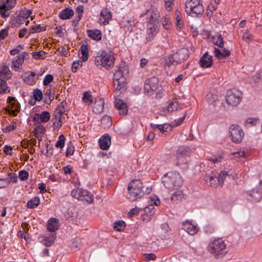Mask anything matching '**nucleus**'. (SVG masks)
Returning <instances> with one entry per match:
<instances>
[{"label":"nucleus","instance_id":"59","mask_svg":"<svg viewBox=\"0 0 262 262\" xmlns=\"http://www.w3.org/2000/svg\"><path fill=\"white\" fill-rule=\"evenodd\" d=\"M16 127V123L12 122L11 124L7 125L4 128L3 130L5 133L10 132L11 131H12V130H14V129H15Z\"/></svg>","mask_w":262,"mask_h":262},{"label":"nucleus","instance_id":"26","mask_svg":"<svg viewBox=\"0 0 262 262\" xmlns=\"http://www.w3.org/2000/svg\"><path fill=\"white\" fill-rule=\"evenodd\" d=\"M112 16L111 12L107 9H103L100 13V20L104 25H107Z\"/></svg>","mask_w":262,"mask_h":262},{"label":"nucleus","instance_id":"32","mask_svg":"<svg viewBox=\"0 0 262 262\" xmlns=\"http://www.w3.org/2000/svg\"><path fill=\"white\" fill-rule=\"evenodd\" d=\"M74 15L73 10L66 8L62 10L59 13V16L62 19H68L71 18Z\"/></svg>","mask_w":262,"mask_h":262},{"label":"nucleus","instance_id":"63","mask_svg":"<svg viewBox=\"0 0 262 262\" xmlns=\"http://www.w3.org/2000/svg\"><path fill=\"white\" fill-rule=\"evenodd\" d=\"M84 8L82 5L78 6L76 9V13L78 14V20L81 19L83 13Z\"/></svg>","mask_w":262,"mask_h":262},{"label":"nucleus","instance_id":"51","mask_svg":"<svg viewBox=\"0 0 262 262\" xmlns=\"http://www.w3.org/2000/svg\"><path fill=\"white\" fill-rule=\"evenodd\" d=\"M66 138L63 135L61 134L58 137V140L55 144L57 148H62L64 146Z\"/></svg>","mask_w":262,"mask_h":262},{"label":"nucleus","instance_id":"6","mask_svg":"<svg viewBox=\"0 0 262 262\" xmlns=\"http://www.w3.org/2000/svg\"><path fill=\"white\" fill-rule=\"evenodd\" d=\"M190 153V149L187 147H181L177 152L176 164L182 166L187 164Z\"/></svg>","mask_w":262,"mask_h":262},{"label":"nucleus","instance_id":"29","mask_svg":"<svg viewBox=\"0 0 262 262\" xmlns=\"http://www.w3.org/2000/svg\"><path fill=\"white\" fill-rule=\"evenodd\" d=\"M214 53L215 56L219 59H222L229 57L230 54V51L228 50L225 49H219L215 48L214 49Z\"/></svg>","mask_w":262,"mask_h":262},{"label":"nucleus","instance_id":"11","mask_svg":"<svg viewBox=\"0 0 262 262\" xmlns=\"http://www.w3.org/2000/svg\"><path fill=\"white\" fill-rule=\"evenodd\" d=\"M31 12L29 10H26L21 11L19 14L16 16L14 21H15L13 24L15 27L19 26V25L25 24L26 25H28L29 23V18Z\"/></svg>","mask_w":262,"mask_h":262},{"label":"nucleus","instance_id":"43","mask_svg":"<svg viewBox=\"0 0 262 262\" xmlns=\"http://www.w3.org/2000/svg\"><path fill=\"white\" fill-rule=\"evenodd\" d=\"M56 237L55 233H51L49 236H44L43 239L46 242L45 245L46 246H50L52 245L54 242Z\"/></svg>","mask_w":262,"mask_h":262},{"label":"nucleus","instance_id":"48","mask_svg":"<svg viewBox=\"0 0 262 262\" xmlns=\"http://www.w3.org/2000/svg\"><path fill=\"white\" fill-rule=\"evenodd\" d=\"M258 121V119L257 118H249L245 120L244 125L248 127L255 126Z\"/></svg>","mask_w":262,"mask_h":262},{"label":"nucleus","instance_id":"13","mask_svg":"<svg viewBox=\"0 0 262 262\" xmlns=\"http://www.w3.org/2000/svg\"><path fill=\"white\" fill-rule=\"evenodd\" d=\"M66 101H62L57 106L54 112V116L57 120V125L59 127L62 126V116L66 112Z\"/></svg>","mask_w":262,"mask_h":262},{"label":"nucleus","instance_id":"22","mask_svg":"<svg viewBox=\"0 0 262 262\" xmlns=\"http://www.w3.org/2000/svg\"><path fill=\"white\" fill-rule=\"evenodd\" d=\"M100 148L102 150H107L111 144V137L108 134L102 136L99 140Z\"/></svg>","mask_w":262,"mask_h":262},{"label":"nucleus","instance_id":"15","mask_svg":"<svg viewBox=\"0 0 262 262\" xmlns=\"http://www.w3.org/2000/svg\"><path fill=\"white\" fill-rule=\"evenodd\" d=\"M128 69L127 67L123 66H119L117 70L115 71L114 76L113 80H120L122 78L126 79V77L128 75Z\"/></svg>","mask_w":262,"mask_h":262},{"label":"nucleus","instance_id":"23","mask_svg":"<svg viewBox=\"0 0 262 262\" xmlns=\"http://www.w3.org/2000/svg\"><path fill=\"white\" fill-rule=\"evenodd\" d=\"M199 64L200 67L202 68L210 67L212 64V57L206 52L201 58Z\"/></svg>","mask_w":262,"mask_h":262},{"label":"nucleus","instance_id":"44","mask_svg":"<svg viewBox=\"0 0 262 262\" xmlns=\"http://www.w3.org/2000/svg\"><path fill=\"white\" fill-rule=\"evenodd\" d=\"M45 30V28L41 27L40 25H34L31 27V30L26 36V38H28L31 33L41 32Z\"/></svg>","mask_w":262,"mask_h":262},{"label":"nucleus","instance_id":"17","mask_svg":"<svg viewBox=\"0 0 262 262\" xmlns=\"http://www.w3.org/2000/svg\"><path fill=\"white\" fill-rule=\"evenodd\" d=\"M7 102L9 103V106L10 107V113L16 116L17 113L20 110V105L15 97L9 96L7 99Z\"/></svg>","mask_w":262,"mask_h":262},{"label":"nucleus","instance_id":"35","mask_svg":"<svg viewBox=\"0 0 262 262\" xmlns=\"http://www.w3.org/2000/svg\"><path fill=\"white\" fill-rule=\"evenodd\" d=\"M217 5L218 3L216 0L210 1L206 9V14L208 16L210 17L212 15V12L216 10Z\"/></svg>","mask_w":262,"mask_h":262},{"label":"nucleus","instance_id":"39","mask_svg":"<svg viewBox=\"0 0 262 262\" xmlns=\"http://www.w3.org/2000/svg\"><path fill=\"white\" fill-rule=\"evenodd\" d=\"M82 99L83 102L88 105H91L93 102V97L91 93L88 92L83 93Z\"/></svg>","mask_w":262,"mask_h":262},{"label":"nucleus","instance_id":"52","mask_svg":"<svg viewBox=\"0 0 262 262\" xmlns=\"http://www.w3.org/2000/svg\"><path fill=\"white\" fill-rule=\"evenodd\" d=\"M213 41L215 45L222 48L224 46V41L221 35H217L213 37Z\"/></svg>","mask_w":262,"mask_h":262},{"label":"nucleus","instance_id":"8","mask_svg":"<svg viewBox=\"0 0 262 262\" xmlns=\"http://www.w3.org/2000/svg\"><path fill=\"white\" fill-rule=\"evenodd\" d=\"M16 0H2L0 2V15L3 18L10 16L9 11L15 6Z\"/></svg>","mask_w":262,"mask_h":262},{"label":"nucleus","instance_id":"1","mask_svg":"<svg viewBox=\"0 0 262 262\" xmlns=\"http://www.w3.org/2000/svg\"><path fill=\"white\" fill-rule=\"evenodd\" d=\"M143 188L142 182L140 180L132 181L128 185L126 198L130 201H135L141 198L145 193H150L152 190L151 187H147L145 190H144Z\"/></svg>","mask_w":262,"mask_h":262},{"label":"nucleus","instance_id":"3","mask_svg":"<svg viewBox=\"0 0 262 262\" xmlns=\"http://www.w3.org/2000/svg\"><path fill=\"white\" fill-rule=\"evenodd\" d=\"M162 182L167 189L171 190H177L183 185L181 176L176 171L167 172L163 178Z\"/></svg>","mask_w":262,"mask_h":262},{"label":"nucleus","instance_id":"57","mask_svg":"<svg viewBox=\"0 0 262 262\" xmlns=\"http://www.w3.org/2000/svg\"><path fill=\"white\" fill-rule=\"evenodd\" d=\"M46 52L43 51H39V52H34L33 54V57L35 59H43Z\"/></svg>","mask_w":262,"mask_h":262},{"label":"nucleus","instance_id":"12","mask_svg":"<svg viewBox=\"0 0 262 262\" xmlns=\"http://www.w3.org/2000/svg\"><path fill=\"white\" fill-rule=\"evenodd\" d=\"M146 15L148 16L149 23H156L158 24V20L160 17V15L158 10L156 8L151 7L150 9L146 10L145 12H143L141 15V16L143 17Z\"/></svg>","mask_w":262,"mask_h":262},{"label":"nucleus","instance_id":"56","mask_svg":"<svg viewBox=\"0 0 262 262\" xmlns=\"http://www.w3.org/2000/svg\"><path fill=\"white\" fill-rule=\"evenodd\" d=\"M253 37V35L249 33L248 29L246 30L243 33V39L247 42L250 41Z\"/></svg>","mask_w":262,"mask_h":262},{"label":"nucleus","instance_id":"45","mask_svg":"<svg viewBox=\"0 0 262 262\" xmlns=\"http://www.w3.org/2000/svg\"><path fill=\"white\" fill-rule=\"evenodd\" d=\"M261 192V190L258 188L257 189H253L251 191H250V195L253 201L256 202L260 201L262 198L257 199V197L259 196V193Z\"/></svg>","mask_w":262,"mask_h":262},{"label":"nucleus","instance_id":"7","mask_svg":"<svg viewBox=\"0 0 262 262\" xmlns=\"http://www.w3.org/2000/svg\"><path fill=\"white\" fill-rule=\"evenodd\" d=\"M71 194L78 200H85L89 203H92L94 201L93 195L88 190L82 188L73 190Z\"/></svg>","mask_w":262,"mask_h":262},{"label":"nucleus","instance_id":"18","mask_svg":"<svg viewBox=\"0 0 262 262\" xmlns=\"http://www.w3.org/2000/svg\"><path fill=\"white\" fill-rule=\"evenodd\" d=\"M158 85V79L155 77H153L147 79L145 81L144 89L147 92H149L150 91L154 92L157 90Z\"/></svg>","mask_w":262,"mask_h":262},{"label":"nucleus","instance_id":"41","mask_svg":"<svg viewBox=\"0 0 262 262\" xmlns=\"http://www.w3.org/2000/svg\"><path fill=\"white\" fill-rule=\"evenodd\" d=\"M155 211H150L148 208H144V214L142 215L143 220L144 221H149L154 216Z\"/></svg>","mask_w":262,"mask_h":262},{"label":"nucleus","instance_id":"37","mask_svg":"<svg viewBox=\"0 0 262 262\" xmlns=\"http://www.w3.org/2000/svg\"><path fill=\"white\" fill-rule=\"evenodd\" d=\"M40 204V198L39 196H35L27 202V207L29 208L33 209L37 207Z\"/></svg>","mask_w":262,"mask_h":262},{"label":"nucleus","instance_id":"33","mask_svg":"<svg viewBox=\"0 0 262 262\" xmlns=\"http://www.w3.org/2000/svg\"><path fill=\"white\" fill-rule=\"evenodd\" d=\"M113 84L116 91L124 90L126 84V79L122 78L120 80H113Z\"/></svg>","mask_w":262,"mask_h":262},{"label":"nucleus","instance_id":"4","mask_svg":"<svg viewBox=\"0 0 262 262\" xmlns=\"http://www.w3.org/2000/svg\"><path fill=\"white\" fill-rule=\"evenodd\" d=\"M186 12L189 15L197 16L202 14L204 8L199 0H187L185 2Z\"/></svg>","mask_w":262,"mask_h":262},{"label":"nucleus","instance_id":"36","mask_svg":"<svg viewBox=\"0 0 262 262\" xmlns=\"http://www.w3.org/2000/svg\"><path fill=\"white\" fill-rule=\"evenodd\" d=\"M182 109V105L177 101L170 102L167 106V111L172 113L174 111H179Z\"/></svg>","mask_w":262,"mask_h":262},{"label":"nucleus","instance_id":"14","mask_svg":"<svg viewBox=\"0 0 262 262\" xmlns=\"http://www.w3.org/2000/svg\"><path fill=\"white\" fill-rule=\"evenodd\" d=\"M158 24L148 23L147 25L146 40L151 41L155 37L158 31Z\"/></svg>","mask_w":262,"mask_h":262},{"label":"nucleus","instance_id":"20","mask_svg":"<svg viewBox=\"0 0 262 262\" xmlns=\"http://www.w3.org/2000/svg\"><path fill=\"white\" fill-rule=\"evenodd\" d=\"M176 60V64H180L188 58V51L185 49L179 50L173 54Z\"/></svg>","mask_w":262,"mask_h":262},{"label":"nucleus","instance_id":"54","mask_svg":"<svg viewBox=\"0 0 262 262\" xmlns=\"http://www.w3.org/2000/svg\"><path fill=\"white\" fill-rule=\"evenodd\" d=\"M33 97L36 101H39L42 99V93L39 89H35L33 92Z\"/></svg>","mask_w":262,"mask_h":262},{"label":"nucleus","instance_id":"49","mask_svg":"<svg viewBox=\"0 0 262 262\" xmlns=\"http://www.w3.org/2000/svg\"><path fill=\"white\" fill-rule=\"evenodd\" d=\"M228 176V172L226 171H222L217 177V182H219V186H222L225 179Z\"/></svg>","mask_w":262,"mask_h":262},{"label":"nucleus","instance_id":"60","mask_svg":"<svg viewBox=\"0 0 262 262\" xmlns=\"http://www.w3.org/2000/svg\"><path fill=\"white\" fill-rule=\"evenodd\" d=\"M29 173L25 170H20L19 172V178L22 181H25L28 179Z\"/></svg>","mask_w":262,"mask_h":262},{"label":"nucleus","instance_id":"10","mask_svg":"<svg viewBox=\"0 0 262 262\" xmlns=\"http://www.w3.org/2000/svg\"><path fill=\"white\" fill-rule=\"evenodd\" d=\"M226 99L229 104L236 106L242 100V94L236 90L228 92Z\"/></svg>","mask_w":262,"mask_h":262},{"label":"nucleus","instance_id":"46","mask_svg":"<svg viewBox=\"0 0 262 262\" xmlns=\"http://www.w3.org/2000/svg\"><path fill=\"white\" fill-rule=\"evenodd\" d=\"M164 65L168 67L171 65H176V60L173 54L165 58Z\"/></svg>","mask_w":262,"mask_h":262},{"label":"nucleus","instance_id":"31","mask_svg":"<svg viewBox=\"0 0 262 262\" xmlns=\"http://www.w3.org/2000/svg\"><path fill=\"white\" fill-rule=\"evenodd\" d=\"M185 199V194L181 190L176 191L171 196V200L174 203H178Z\"/></svg>","mask_w":262,"mask_h":262},{"label":"nucleus","instance_id":"24","mask_svg":"<svg viewBox=\"0 0 262 262\" xmlns=\"http://www.w3.org/2000/svg\"><path fill=\"white\" fill-rule=\"evenodd\" d=\"M115 108L118 110L120 115H126L128 112L127 106L122 100H118L115 102Z\"/></svg>","mask_w":262,"mask_h":262},{"label":"nucleus","instance_id":"19","mask_svg":"<svg viewBox=\"0 0 262 262\" xmlns=\"http://www.w3.org/2000/svg\"><path fill=\"white\" fill-rule=\"evenodd\" d=\"M182 229L190 235H194L198 231V227L190 222H185L182 224Z\"/></svg>","mask_w":262,"mask_h":262},{"label":"nucleus","instance_id":"34","mask_svg":"<svg viewBox=\"0 0 262 262\" xmlns=\"http://www.w3.org/2000/svg\"><path fill=\"white\" fill-rule=\"evenodd\" d=\"M81 54V59L82 61L85 62L88 60L89 55V48L86 45H82L79 49Z\"/></svg>","mask_w":262,"mask_h":262},{"label":"nucleus","instance_id":"5","mask_svg":"<svg viewBox=\"0 0 262 262\" xmlns=\"http://www.w3.org/2000/svg\"><path fill=\"white\" fill-rule=\"evenodd\" d=\"M230 133L229 138L235 143H241L244 137V133L243 129L238 125L232 124L229 128Z\"/></svg>","mask_w":262,"mask_h":262},{"label":"nucleus","instance_id":"38","mask_svg":"<svg viewBox=\"0 0 262 262\" xmlns=\"http://www.w3.org/2000/svg\"><path fill=\"white\" fill-rule=\"evenodd\" d=\"M151 127L154 128L158 129L161 133H164L168 131V130L171 129V126L167 124H151Z\"/></svg>","mask_w":262,"mask_h":262},{"label":"nucleus","instance_id":"61","mask_svg":"<svg viewBox=\"0 0 262 262\" xmlns=\"http://www.w3.org/2000/svg\"><path fill=\"white\" fill-rule=\"evenodd\" d=\"M24 45H18L15 48L10 51V54L11 55H15L18 54L19 52L23 49Z\"/></svg>","mask_w":262,"mask_h":262},{"label":"nucleus","instance_id":"50","mask_svg":"<svg viewBox=\"0 0 262 262\" xmlns=\"http://www.w3.org/2000/svg\"><path fill=\"white\" fill-rule=\"evenodd\" d=\"M10 92V89L7 86V82L4 80H0V93H8Z\"/></svg>","mask_w":262,"mask_h":262},{"label":"nucleus","instance_id":"53","mask_svg":"<svg viewBox=\"0 0 262 262\" xmlns=\"http://www.w3.org/2000/svg\"><path fill=\"white\" fill-rule=\"evenodd\" d=\"M164 2V6L165 9L168 11H171L173 9L174 6V0H163Z\"/></svg>","mask_w":262,"mask_h":262},{"label":"nucleus","instance_id":"42","mask_svg":"<svg viewBox=\"0 0 262 262\" xmlns=\"http://www.w3.org/2000/svg\"><path fill=\"white\" fill-rule=\"evenodd\" d=\"M224 159L222 156H212L210 157L208 160L214 164L215 166H220Z\"/></svg>","mask_w":262,"mask_h":262},{"label":"nucleus","instance_id":"16","mask_svg":"<svg viewBox=\"0 0 262 262\" xmlns=\"http://www.w3.org/2000/svg\"><path fill=\"white\" fill-rule=\"evenodd\" d=\"M28 56V52H23L12 60V67L14 69L15 71H17L18 70V69L24 63L25 58Z\"/></svg>","mask_w":262,"mask_h":262},{"label":"nucleus","instance_id":"62","mask_svg":"<svg viewBox=\"0 0 262 262\" xmlns=\"http://www.w3.org/2000/svg\"><path fill=\"white\" fill-rule=\"evenodd\" d=\"M53 80V76L51 74L46 75L43 79V84L44 85H48Z\"/></svg>","mask_w":262,"mask_h":262},{"label":"nucleus","instance_id":"58","mask_svg":"<svg viewBox=\"0 0 262 262\" xmlns=\"http://www.w3.org/2000/svg\"><path fill=\"white\" fill-rule=\"evenodd\" d=\"M163 26L167 30L169 29L171 26L170 18L167 16H165L163 20Z\"/></svg>","mask_w":262,"mask_h":262},{"label":"nucleus","instance_id":"47","mask_svg":"<svg viewBox=\"0 0 262 262\" xmlns=\"http://www.w3.org/2000/svg\"><path fill=\"white\" fill-rule=\"evenodd\" d=\"M125 223L123 221H116L114 223L113 228L116 231H121L124 230Z\"/></svg>","mask_w":262,"mask_h":262},{"label":"nucleus","instance_id":"21","mask_svg":"<svg viewBox=\"0 0 262 262\" xmlns=\"http://www.w3.org/2000/svg\"><path fill=\"white\" fill-rule=\"evenodd\" d=\"M36 74L34 72H28L23 76L24 82L30 85H33L36 82L38 78H36Z\"/></svg>","mask_w":262,"mask_h":262},{"label":"nucleus","instance_id":"25","mask_svg":"<svg viewBox=\"0 0 262 262\" xmlns=\"http://www.w3.org/2000/svg\"><path fill=\"white\" fill-rule=\"evenodd\" d=\"M47 229L51 232H53L57 230L59 226V222L58 219L55 217H52L50 219L47 223Z\"/></svg>","mask_w":262,"mask_h":262},{"label":"nucleus","instance_id":"55","mask_svg":"<svg viewBox=\"0 0 262 262\" xmlns=\"http://www.w3.org/2000/svg\"><path fill=\"white\" fill-rule=\"evenodd\" d=\"M204 231L207 234H211L215 232L214 227L211 224H207L204 227Z\"/></svg>","mask_w":262,"mask_h":262},{"label":"nucleus","instance_id":"64","mask_svg":"<svg viewBox=\"0 0 262 262\" xmlns=\"http://www.w3.org/2000/svg\"><path fill=\"white\" fill-rule=\"evenodd\" d=\"M13 148L11 146L6 145L4 147V152L7 155H12Z\"/></svg>","mask_w":262,"mask_h":262},{"label":"nucleus","instance_id":"9","mask_svg":"<svg viewBox=\"0 0 262 262\" xmlns=\"http://www.w3.org/2000/svg\"><path fill=\"white\" fill-rule=\"evenodd\" d=\"M226 247L225 241L221 238H217L209 243L208 250L211 253L217 254L224 250Z\"/></svg>","mask_w":262,"mask_h":262},{"label":"nucleus","instance_id":"30","mask_svg":"<svg viewBox=\"0 0 262 262\" xmlns=\"http://www.w3.org/2000/svg\"><path fill=\"white\" fill-rule=\"evenodd\" d=\"M87 34L90 38L97 41L101 40L102 38L101 32L98 29L88 30Z\"/></svg>","mask_w":262,"mask_h":262},{"label":"nucleus","instance_id":"28","mask_svg":"<svg viewBox=\"0 0 262 262\" xmlns=\"http://www.w3.org/2000/svg\"><path fill=\"white\" fill-rule=\"evenodd\" d=\"M204 180L207 184L213 187H216L219 185L216 176L213 174L206 173L204 176Z\"/></svg>","mask_w":262,"mask_h":262},{"label":"nucleus","instance_id":"40","mask_svg":"<svg viewBox=\"0 0 262 262\" xmlns=\"http://www.w3.org/2000/svg\"><path fill=\"white\" fill-rule=\"evenodd\" d=\"M50 118V114L48 112L44 111L40 114H37V119L40 122H47Z\"/></svg>","mask_w":262,"mask_h":262},{"label":"nucleus","instance_id":"27","mask_svg":"<svg viewBox=\"0 0 262 262\" xmlns=\"http://www.w3.org/2000/svg\"><path fill=\"white\" fill-rule=\"evenodd\" d=\"M104 100L102 98L96 99L93 107V111L96 114H100L103 111Z\"/></svg>","mask_w":262,"mask_h":262},{"label":"nucleus","instance_id":"2","mask_svg":"<svg viewBox=\"0 0 262 262\" xmlns=\"http://www.w3.org/2000/svg\"><path fill=\"white\" fill-rule=\"evenodd\" d=\"M115 60V58L111 52L101 51L97 54L94 62L98 68H104L108 70L114 67Z\"/></svg>","mask_w":262,"mask_h":262}]
</instances>
